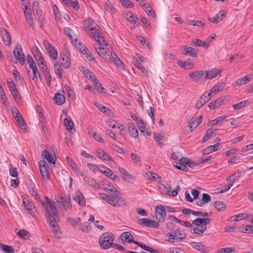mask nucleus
<instances>
[{
	"label": "nucleus",
	"instance_id": "obj_1",
	"mask_svg": "<svg viewBox=\"0 0 253 253\" xmlns=\"http://www.w3.org/2000/svg\"><path fill=\"white\" fill-rule=\"evenodd\" d=\"M166 227L169 231L166 235V236L169 237L167 240L168 242L169 243L179 242L186 238L185 233L183 230H180L179 227H177L173 222H168L166 223Z\"/></svg>",
	"mask_w": 253,
	"mask_h": 253
},
{
	"label": "nucleus",
	"instance_id": "obj_2",
	"mask_svg": "<svg viewBox=\"0 0 253 253\" xmlns=\"http://www.w3.org/2000/svg\"><path fill=\"white\" fill-rule=\"evenodd\" d=\"M45 202H43L41 199L40 202L42 206L44 208L45 212V217L48 219L50 222L53 221H59V218L58 216L57 210L55 206V203L51 201L47 197H45Z\"/></svg>",
	"mask_w": 253,
	"mask_h": 253
},
{
	"label": "nucleus",
	"instance_id": "obj_3",
	"mask_svg": "<svg viewBox=\"0 0 253 253\" xmlns=\"http://www.w3.org/2000/svg\"><path fill=\"white\" fill-rule=\"evenodd\" d=\"M115 237L112 233L106 232L102 234L98 241L100 247L105 250L110 248L113 245Z\"/></svg>",
	"mask_w": 253,
	"mask_h": 253
},
{
	"label": "nucleus",
	"instance_id": "obj_4",
	"mask_svg": "<svg viewBox=\"0 0 253 253\" xmlns=\"http://www.w3.org/2000/svg\"><path fill=\"white\" fill-rule=\"evenodd\" d=\"M109 201V204L115 207H123L126 204V200L122 196V194L118 190H115L111 194Z\"/></svg>",
	"mask_w": 253,
	"mask_h": 253
},
{
	"label": "nucleus",
	"instance_id": "obj_5",
	"mask_svg": "<svg viewBox=\"0 0 253 253\" xmlns=\"http://www.w3.org/2000/svg\"><path fill=\"white\" fill-rule=\"evenodd\" d=\"M84 28L86 31L89 33V34L93 37V35L99 32L100 28L97 26L91 19L88 18L84 23Z\"/></svg>",
	"mask_w": 253,
	"mask_h": 253
},
{
	"label": "nucleus",
	"instance_id": "obj_6",
	"mask_svg": "<svg viewBox=\"0 0 253 253\" xmlns=\"http://www.w3.org/2000/svg\"><path fill=\"white\" fill-rule=\"evenodd\" d=\"M57 202L65 210L70 209L71 208V199L69 195L62 194L60 198L57 200Z\"/></svg>",
	"mask_w": 253,
	"mask_h": 253
},
{
	"label": "nucleus",
	"instance_id": "obj_7",
	"mask_svg": "<svg viewBox=\"0 0 253 253\" xmlns=\"http://www.w3.org/2000/svg\"><path fill=\"white\" fill-rule=\"evenodd\" d=\"M155 213L156 218L159 222H163L166 217L167 213L163 206H158L155 208Z\"/></svg>",
	"mask_w": 253,
	"mask_h": 253
},
{
	"label": "nucleus",
	"instance_id": "obj_8",
	"mask_svg": "<svg viewBox=\"0 0 253 253\" xmlns=\"http://www.w3.org/2000/svg\"><path fill=\"white\" fill-rule=\"evenodd\" d=\"M27 62L30 65V68L33 70V75L32 76H31L29 74V71H28L29 75L30 77H32L33 79H34L35 78H38L40 77V73L37 68L36 63L33 60L32 57L28 55L27 57Z\"/></svg>",
	"mask_w": 253,
	"mask_h": 253
},
{
	"label": "nucleus",
	"instance_id": "obj_9",
	"mask_svg": "<svg viewBox=\"0 0 253 253\" xmlns=\"http://www.w3.org/2000/svg\"><path fill=\"white\" fill-rule=\"evenodd\" d=\"M138 222L141 225L149 228H158L160 226L158 222L148 218H141L138 220Z\"/></svg>",
	"mask_w": 253,
	"mask_h": 253
},
{
	"label": "nucleus",
	"instance_id": "obj_10",
	"mask_svg": "<svg viewBox=\"0 0 253 253\" xmlns=\"http://www.w3.org/2000/svg\"><path fill=\"white\" fill-rule=\"evenodd\" d=\"M39 169L43 179L47 181L49 178V174L47 170V164L45 161L41 160L39 162Z\"/></svg>",
	"mask_w": 253,
	"mask_h": 253
},
{
	"label": "nucleus",
	"instance_id": "obj_11",
	"mask_svg": "<svg viewBox=\"0 0 253 253\" xmlns=\"http://www.w3.org/2000/svg\"><path fill=\"white\" fill-rule=\"evenodd\" d=\"M205 72L204 71H197L192 72L189 74V77L193 81L196 83H202L205 78Z\"/></svg>",
	"mask_w": 253,
	"mask_h": 253
},
{
	"label": "nucleus",
	"instance_id": "obj_12",
	"mask_svg": "<svg viewBox=\"0 0 253 253\" xmlns=\"http://www.w3.org/2000/svg\"><path fill=\"white\" fill-rule=\"evenodd\" d=\"M94 47L99 56L104 59L107 62L111 61L112 59L110 55L106 52V49L104 46L101 47L98 44L94 45Z\"/></svg>",
	"mask_w": 253,
	"mask_h": 253
},
{
	"label": "nucleus",
	"instance_id": "obj_13",
	"mask_svg": "<svg viewBox=\"0 0 253 253\" xmlns=\"http://www.w3.org/2000/svg\"><path fill=\"white\" fill-rule=\"evenodd\" d=\"M13 53L16 60H18L19 63L22 65L25 63L24 54L22 53V49L20 45H16L14 49Z\"/></svg>",
	"mask_w": 253,
	"mask_h": 253
},
{
	"label": "nucleus",
	"instance_id": "obj_14",
	"mask_svg": "<svg viewBox=\"0 0 253 253\" xmlns=\"http://www.w3.org/2000/svg\"><path fill=\"white\" fill-rule=\"evenodd\" d=\"M0 33L2 40L4 44L7 46H10L11 44V38L9 33L4 28L0 29Z\"/></svg>",
	"mask_w": 253,
	"mask_h": 253
},
{
	"label": "nucleus",
	"instance_id": "obj_15",
	"mask_svg": "<svg viewBox=\"0 0 253 253\" xmlns=\"http://www.w3.org/2000/svg\"><path fill=\"white\" fill-rule=\"evenodd\" d=\"M48 222L50 225V229L54 234V237L56 238H58L60 237V235L61 234V231L59 229V227L58 226L57 222L59 221H53V222H50V221L48 219Z\"/></svg>",
	"mask_w": 253,
	"mask_h": 253
},
{
	"label": "nucleus",
	"instance_id": "obj_16",
	"mask_svg": "<svg viewBox=\"0 0 253 253\" xmlns=\"http://www.w3.org/2000/svg\"><path fill=\"white\" fill-rule=\"evenodd\" d=\"M62 62L61 65L66 68H69L71 65L70 53L66 51L61 54Z\"/></svg>",
	"mask_w": 253,
	"mask_h": 253
},
{
	"label": "nucleus",
	"instance_id": "obj_17",
	"mask_svg": "<svg viewBox=\"0 0 253 253\" xmlns=\"http://www.w3.org/2000/svg\"><path fill=\"white\" fill-rule=\"evenodd\" d=\"M120 238L123 241V243H124L125 242L127 243H133L134 244V242H136V241H134V237L131 233L129 232L126 231L124 232L120 236Z\"/></svg>",
	"mask_w": 253,
	"mask_h": 253
},
{
	"label": "nucleus",
	"instance_id": "obj_18",
	"mask_svg": "<svg viewBox=\"0 0 253 253\" xmlns=\"http://www.w3.org/2000/svg\"><path fill=\"white\" fill-rule=\"evenodd\" d=\"M208 93L205 92L202 96H201L199 100L197 102L195 105V108H201L206 103H207L211 98V96L207 95Z\"/></svg>",
	"mask_w": 253,
	"mask_h": 253
},
{
	"label": "nucleus",
	"instance_id": "obj_19",
	"mask_svg": "<svg viewBox=\"0 0 253 253\" xmlns=\"http://www.w3.org/2000/svg\"><path fill=\"white\" fill-rule=\"evenodd\" d=\"M182 52L185 55H189L193 57L197 56V50L193 47L187 45H183V51Z\"/></svg>",
	"mask_w": 253,
	"mask_h": 253
},
{
	"label": "nucleus",
	"instance_id": "obj_20",
	"mask_svg": "<svg viewBox=\"0 0 253 253\" xmlns=\"http://www.w3.org/2000/svg\"><path fill=\"white\" fill-rule=\"evenodd\" d=\"M32 9L33 13L35 15L38 16V18L39 21L42 20V11L39 8V4L37 1H34L32 4Z\"/></svg>",
	"mask_w": 253,
	"mask_h": 253
},
{
	"label": "nucleus",
	"instance_id": "obj_21",
	"mask_svg": "<svg viewBox=\"0 0 253 253\" xmlns=\"http://www.w3.org/2000/svg\"><path fill=\"white\" fill-rule=\"evenodd\" d=\"M220 71L216 69H212L210 71L205 72V78L208 80H211L215 78L219 73Z\"/></svg>",
	"mask_w": 253,
	"mask_h": 253
},
{
	"label": "nucleus",
	"instance_id": "obj_22",
	"mask_svg": "<svg viewBox=\"0 0 253 253\" xmlns=\"http://www.w3.org/2000/svg\"><path fill=\"white\" fill-rule=\"evenodd\" d=\"M118 169L122 177L126 180H128L129 182H132L134 180V177L129 173L126 169L121 168H119Z\"/></svg>",
	"mask_w": 253,
	"mask_h": 253
},
{
	"label": "nucleus",
	"instance_id": "obj_23",
	"mask_svg": "<svg viewBox=\"0 0 253 253\" xmlns=\"http://www.w3.org/2000/svg\"><path fill=\"white\" fill-rule=\"evenodd\" d=\"M220 149V144L217 143L213 145L209 146L202 150L203 155H208L211 153L216 151Z\"/></svg>",
	"mask_w": 253,
	"mask_h": 253
},
{
	"label": "nucleus",
	"instance_id": "obj_24",
	"mask_svg": "<svg viewBox=\"0 0 253 253\" xmlns=\"http://www.w3.org/2000/svg\"><path fill=\"white\" fill-rule=\"evenodd\" d=\"M191 246L194 249L203 253H206L208 251L206 246L201 243L192 242L190 243Z\"/></svg>",
	"mask_w": 253,
	"mask_h": 253
},
{
	"label": "nucleus",
	"instance_id": "obj_25",
	"mask_svg": "<svg viewBox=\"0 0 253 253\" xmlns=\"http://www.w3.org/2000/svg\"><path fill=\"white\" fill-rule=\"evenodd\" d=\"M225 83L222 82L219 84H218L213 86L210 90V92L208 93V96H211L212 93H216L221 91L223 88L225 87Z\"/></svg>",
	"mask_w": 253,
	"mask_h": 253
},
{
	"label": "nucleus",
	"instance_id": "obj_26",
	"mask_svg": "<svg viewBox=\"0 0 253 253\" xmlns=\"http://www.w3.org/2000/svg\"><path fill=\"white\" fill-rule=\"evenodd\" d=\"M93 38L98 42V45L101 46H107L108 45L107 42L104 40V39L102 36V35L97 32V34L96 35H93Z\"/></svg>",
	"mask_w": 253,
	"mask_h": 253
},
{
	"label": "nucleus",
	"instance_id": "obj_27",
	"mask_svg": "<svg viewBox=\"0 0 253 253\" xmlns=\"http://www.w3.org/2000/svg\"><path fill=\"white\" fill-rule=\"evenodd\" d=\"M34 55L35 59L38 62V64L40 66H44V65L45 64L43 58L42 56V54L38 49L35 50Z\"/></svg>",
	"mask_w": 253,
	"mask_h": 253
},
{
	"label": "nucleus",
	"instance_id": "obj_28",
	"mask_svg": "<svg viewBox=\"0 0 253 253\" xmlns=\"http://www.w3.org/2000/svg\"><path fill=\"white\" fill-rule=\"evenodd\" d=\"M74 200L81 206H85V201L83 195L80 192L75 194L73 197Z\"/></svg>",
	"mask_w": 253,
	"mask_h": 253
},
{
	"label": "nucleus",
	"instance_id": "obj_29",
	"mask_svg": "<svg viewBox=\"0 0 253 253\" xmlns=\"http://www.w3.org/2000/svg\"><path fill=\"white\" fill-rule=\"evenodd\" d=\"M225 15V11L223 10H220L213 18H209L208 19L213 23H218L219 20H221Z\"/></svg>",
	"mask_w": 253,
	"mask_h": 253
},
{
	"label": "nucleus",
	"instance_id": "obj_30",
	"mask_svg": "<svg viewBox=\"0 0 253 253\" xmlns=\"http://www.w3.org/2000/svg\"><path fill=\"white\" fill-rule=\"evenodd\" d=\"M128 133L130 134L131 137L136 138L138 137V132L133 124H129L127 127Z\"/></svg>",
	"mask_w": 253,
	"mask_h": 253
},
{
	"label": "nucleus",
	"instance_id": "obj_31",
	"mask_svg": "<svg viewBox=\"0 0 253 253\" xmlns=\"http://www.w3.org/2000/svg\"><path fill=\"white\" fill-rule=\"evenodd\" d=\"M42 155L44 159L47 160V161L50 164H54L55 161L54 159L53 156L47 150H43L42 152Z\"/></svg>",
	"mask_w": 253,
	"mask_h": 253
},
{
	"label": "nucleus",
	"instance_id": "obj_32",
	"mask_svg": "<svg viewBox=\"0 0 253 253\" xmlns=\"http://www.w3.org/2000/svg\"><path fill=\"white\" fill-rule=\"evenodd\" d=\"M111 58L112 59L111 61H112L118 67H119L120 69L124 68L122 62L120 60L115 53H111Z\"/></svg>",
	"mask_w": 253,
	"mask_h": 253
},
{
	"label": "nucleus",
	"instance_id": "obj_33",
	"mask_svg": "<svg viewBox=\"0 0 253 253\" xmlns=\"http://www.w3.org/2000/svg\"><path fill=\"white\" fill-rule=\"evenodd\" d=\"M64 123L67 127V129L70 132H73L75 131L74 124L70 119L65 118L64 120Z\"/></svg>",
	"mask_w": 253,
	"mask_h": 253
},
{
	"label": "nucleus",
	"instance_id": "obj_34",
	"mask_svg": "<svg viewBox=\"0 0 253 253\" xmlns=\"http://www.w3.org/2000/svg\"><path fill=\"white\" fill-rule=\"evenodd\" d=\"M177 64L181 67L185 69H192L193 64L190 62V60L183 61L182 60H179L177 61Z\"/></svg>",
	"mask_w": 253,
	"mask_h": 253
},
{
	"label": "nucleus",
	"instance_id": "obj_35",
	"mask_svg": "<svg viewBox=\"0 0 253 253\" xmlns=\"http://www.w3.org/2000/svg\"><path fill=\"white\" fill-rule=\"evenodd\" d=\"M54 99L56 104L58 105H62L65 101V98L64 96L59 93L55 94Z\"/></svg>",
	"mask_w": 253,
	"mask_h": 253
},
{
	"label": "nucleus",
	"instance_id": "obj_36",
	"mask_svg": "<svg viewBox=\"0 0 253 253\" xmlns=\"http://www.w3.org/2000/svg\"><path fill=\"white\" fill-rule=\"evenodd\" d=\"M84 181L87 184H88L90 186L95 189L99 188V186L98 185V184L96 183V182L93 178L89 177H85Z\"/></svg>",
	"mask_w": 253,
	"mask_h": 253
},
{
	"label": "nucleus",
	"instance_id": "obj_37",
	"mask_svg": "<svg viewBox=\"0 0 253 253\" xmlns=\"http://www.w3.org/2000/svg\"><path fill=\"white\" fill-rule=\"evenodd\" d=\"M104 8L106 11L110 12L112 15L114 14L116 12V9L113 7L111 2H110L108 0H107L105 1Z\"/></svg>",
	"mask_w": 253,
	"mask_h": 253
},
{
	"label": "nucleus",
	"instance_id": "obj_38",
	"mask_svg": "<svg viewBox=\"0 0 253 253\" xmlns=\"http://www.w3.org/2000/svg\"><path fill=\"white\" fill-rule=\"evenodd\" d=\"M16 122L19 126V127L22 130H23L25 132L27 131V129L26 127V125L25 123L24 120L22 118V117H19L18 118L16 119Z\"/></svg>",
	"mask_w": 253,
	"mask_h": 253
},
{
	"label": "nucleus",
	"instance_id": "obj_39",
	"mask_svg": "<svg viewBox=\"0 0 253 253\" xmlns=\"http://www.w3.org/2000/svg\"><path fill=\"white\" fill-rule=\"evenodd\" d=\"M213 206L218 211H224L226 209V206L224 203L221 201H215L213 203Z\"/></svg>",
	"mask_w": 253,
	"mask_h": 253
},
{
	"label": "nucleus",
	"instance_id": "obj_40",
	"mask_svg": "<svg viewBox=\"0 0 253 253\" xmlns=\"http://www.w3.org/2000/svg\"><path fill=\"white\" fill-rule=\"evenodd\" d=\"M98 155L102 160L112 161V158L108 155L104 150H101L100 152H97Z\"/></svg>",
	"mask_w": 253,
	"mask_h": 253
},
{
	"label": "nucleus",
	"instance_id": "obj_41",
	"mask_svg": "<svg viewBox=\"0 0 253 253\" xmlns=\"http://www.w3.org/2000/svg\"><path fill=\"white\" fill-rule=\"evenodd\" d=\"M250 81V79L249 78L248 76H245L243 78H241L239 79H238L236 81V85L239 86L242 85L243 84H246L249 83Z\"/></svg>",
	"mask_w": 253,
	"mask_h": 253
},
{
	"label": "nucleus",
	"instance_id": "obj_42",
	"mask_svg": "<svg viewBox=\"0 0 253 253\" xmlns=\"http://www.w3.org/2000/svg\"><path fill=\"white\" fill-rule=\"evenodd\" d=\"M24 13L26 19L28 20V24L33 28L34 27V22L33 21V16L31 12V10L29 9V11H25Z\"/></svg>",
	"mask_w": 253,
	"mask_h": 253
},
{
	"label": "nucleus",
	"instance_id": "obj_43",
	"mask_svg": "<svg viewBox=\"0 0 253 253\" xmlns=\"http://www.w3.org/2000/svg\"><path fill=\"white\" fill-rule=\"evenodd\" d=\"M249 104V101L248 100H246L233 105V107L235 110H238L246 106Z\"/></svg>",
	"mask_w": 253,
	"mask_h": 253
},
{
	"label": "nucleus",
	"instance_id": "obj_44",
	"mask_svg": "<svg viewBox=\"0 0 253 253\" xmlns=\"http://www.w3.org/2000/svg\"><path fill=\"white\" fill-rule=\"evenodd\" d=\"M0 248H2V250L5 253H14L13 247L11 246L4 245L0 243Z\"/></svg>",
	"mask_w": 253,
	"mask_h": 253
},
{
	"label": "nucleus",
	"instance_id": "obj_45",
	"mask_svg": "<svg viewBox=\"0 0 253 253\" xmlns=\"http://www.w3.org/2000/svg\"><path fill=\"white\" fill-rule=\"evenodd\" d=\"M82 53L84 54H85L86 55V58H87L89 61L95 60L92 54L88 50L86 47H84V48L82 50Z\"/></svg>",
	"mask_w": 253,
	"mask_h": 253
},
{
	"label": "nucleus",
	"instance_id": "obj_46",
	"mask_svg": "<svg viewBox=\"0 0 253 253\" xmlns=\"http://www.w3.org/2000/svg\"><path fill=\"white\" fill-rule=\"evenodd\" d=\"M193 42L195 43L197 46L208 47L209 46V43L204 42L202 40L197 39L193 41Z\"/></svg>",
	"mask_w": 253,
	"mask_h": 253
},
{
	"label": "nucleus",
	"instance_id": "obj_47",
	"mask_svg": "<svg viewBox=\"0 0 253 253\" xmlns=\"http://www.w3.org/2000/svg\"><path fill=\"white\" fill-rule=\"evenodd\" d=\"M227 117V116H223L219 117L215 119L212 120L211 122H212V124L211 125V126L218 125L220 124H221L224 120H225V119Z\"/></svg>",
	"mask_w": 253,
	"mask_h": 253
},
{
	"label": "nucleus",
	"instance_id": "obj_48",
	"mask_svg": "<svg viewBox=\"0 0 253 253\" xmlns=\"http://www.w3.org/2000/svg\"><path fill=\"white\" fill-rule=\"evenodd\" d=\"M173 166L177 169L182 170L184 171H187L188 168L183 163L179 162H175L173 164Z\"/></svg>",
	"mask_w": 253,
	"mask_h": 253
},
{
	"label": "nucleus",
	"instance_id": "obj_49",
	"mask_svg": "<svg viewBox=\"0 0 253 253\" xmlns=\"http://www.w3.org/2000/svg\"><path fill=\"white\" fill-rule=\"evenodd\" d=\"M214 132V131H213L212 129H208L203 137V143L205 142L206 141H207L212 135Z\"/></svg>",
	"mask_w": 253,
	"mask_h": 253
},
{
	"label": "nucleus",
	"instance_id": "obj_50",
	"mask_svg": "<svg viewBox=\"0 0 253 253\" xmlns=\"http://www.w3.org/2000/svg\"><path fill=\"white\" fill-rule=\"evenodd\" d=\"M235 252L234 248H221L216 251L215 253H230Z\"/></svg>",
	"mask_w": 253,
	"mask_h": 253
},
{
	"label": "nucleus",
	"instance_id": "obj_51",
	"mask_svg": "<svg viewBox=\"0 0 253 253\" xmlns=\"http://www.w3.org/2000/svg\"><path fill=\"white\" fill-rule=\"evenodd\" d=\"M139 129L144 135H150L151 133L149 128L145 127L144 123L139 126Z\"/></svg>",
	"mask_w": 253,
	"mask_h": 253
},
{
	"label": "nucleus",
	"instance_id": "obj_52",
	"mask_svg": "<svg viewBox=\"0 0 253 253\" xmlns=\"http://www.w3.org/2000/svg\"><path fill=\"white\" fill-rule=\"evenodd\" d=\"M60 65L58 62L54 64V71L55 74L58 76L59 79L62 78V74L61 71L60 70Z\"/></svg>",
	"mask_w": 253,
	"mask_h": 253
},
{
	"label": "nucleus",
	"instance_id": "obj_53",
	"mask_svg": "<svg viewBox=\"0 0 253 253\" xmlns=\"http://www.w3.org/2000/svg\"><path fill=\"white\" fill-rule=\"evenodd\" d=\"M226 100H227V101L229 100L228 97L226 96H221V97L217 99L215 101L216 103V104H217L218 107H219V106L224 104V102Z\"/></svg>",
	"mask_w": 253,
	"mask_h": 253
},
{
	"label": "nucleus",
	"instance_id": "obj_54",
	"mask_svg": "<svg viewBox=\"0 0 253 253\" xmlns=\"http://www.w3.org/2000/svg\"><path fill=\"white\" fill-rule=\"evenodd\" d=\"M146 176L148 178L153 180L156 181L158 179H160L161 178L160 176H159L158 175L152 172H147L146 173Z\"/></svg>",
	"mask_w": 253,
	"mask_h": 253
},
{
	"label": "nucleus",
	"instance_id": "obj_55",
	"mask_svg": "<svg viewBox=\"0 0 253 253\" xmlns=\"http://www.w3.org/2000/svg\"><path fill=\"white\" fill-rule=\"evenodd\" d=\"M82 71L87 78L92 80L93 79L92 77V73L87 68L83 67Z\"/></svg>",
	"mask_w": 253,
	"mask_h": 253
},
{
	"label": "nucleus",
	"instance_id": "obj_56",
	"mask_svg": "<svg viewBox=\"0 0 253 253\" xmlns=\"http://www.w3.org/2000/svg\"><path fill=\"white\" fill-rule=\"evenodd\" d=\"M131 158L134 163L138 166L141 165V160L140 157L138 156L136 154L132 153L131 154Z\"/></svg>",
	"mask_w": 253,
	"mask_h": 253
},
{
	"label": "nucleus",
	"instance_id": "obj_57",
	"mask_svg": "<svg viewBox=\"0 0 253 253\" xmlns=\"http://www.w3.org/2000/svg\"><path fill=\"white\" fill-rule=\"evenodd\" d=\"M145 11L149 14L153 18L156 17L155 11L152 9V7L150 5H147L144 8Z\"/></svg>",
	"mask_w": 253,
	"mask_h": 253
},
{
	"label": "nucleus",
	"instance_id": "obj_58",
	"mask_svg": "<svg viewBox=\"0 0 253 253\" xmlns=\"http://www.w3.org/2000/svg\"><path fill=\"white\" fill-rule=\"evenodd\" d=\"M18 234L22 238L27 239L29 238L30 233L26 230L22 229L18 232Z\"/></svg>",
	"mask_w": 253,
	"mask_h": 253
},
{
	"label": "nucleus",
	"instance_id": "obj_59",
	"mask_svg": "<svg viewBox=\"0 0 253 253\" xmlns=\"http://www.w3.org/2000/svg\"><path fill=\"white\" fill-rule=\"evenodd\" d=\"M241 173L240 171H237V172H235L234 173H233V174L229 176L226 178V180L230 181V180H234L237 178L240 177L241 176Z\"/></svg>",
	"mask_w": 253,
	"mask_h": 253
},
{
	"label": "nucleus",
	"instance_id": "obj_60",
	"mask_svg": "<svg viewBox=\"0 0 253 253\" xmlns=\"http://www.w3.org/2000/svg\"><path fill=\"white\" fill-rule=\"evenodd\" d=\"M64 31L67 35L68 39L71 41V42L73 43V38L71 33L72 32V30L70 28L65 27L64 29Z\"/></svg>",
	"mask_w": 253,
	"mask_h": 253
},
{
	"label": "nucleus",
	"instance_id": "obj_61",
	"mask_svg": "<svg viewBox=\"0 0 253 253\" xmlns=\"http://www.w3.org/2000/svg\"><path fill=\"white\" fill-rule=\"evenodd\" d=\"M120 1L121 3L126 7H133L134 4L132 3V2L129 0H120Z\"/></svg>",
	"mask_w": 253,
	"mask_h": 253
},
{
	"label": "nucleus",
	"instance_id": "obj_62",
	"mask_svg": "<svg viewBox=\"0 0 253 253\" xmlns=\"http://www.w3.org/2000/svg\"><path fill=\"white\" fill-rule=\"evenodd\" d=\"M66 159L70 165L71 167L73 168V169L76 171H77L78 168L77 167L76 163L74 162L73 159L69 157H67Z\"/></svg>",
	"mask_w": 253,
	"mask_h": 253
},
{
	"label": "nucleus",
	"instance_id": "obj_63",
	"mask_svg": "<svg viewBox=\"0 0 253 253\" xmlns=\"http://www.w3.org/2000/svg\"><path fill=\"white\" fill-rule=\"evenodd\" d=\"M33 208H34L33 205L31 202H28L27 205L26 206V208H25V209H26L31 213V214L32 216H34L35 215V214L34 213V212L33 211Z\"/></svg>",
	"mask_w": 253,
	"mask_h": 253
},
{
	"label": "nucleus",
	"instance_id": "obj_64",
	"mask_svg": "<svg viewBox=\"0 0 253 253\" xmlns=\"http://www.w3.org/2000/svg\"><path fill=\"white\" fill-rule=\"evenodd\" d=\"M160 188L163 189V191L167 194L168 195H169L171 188L170 186L168 185V186H166L164 184H161V186L160 187Z\"/></svg>",
	"mask_w": 253,
	"mask_h": 253
}]
</instances>
